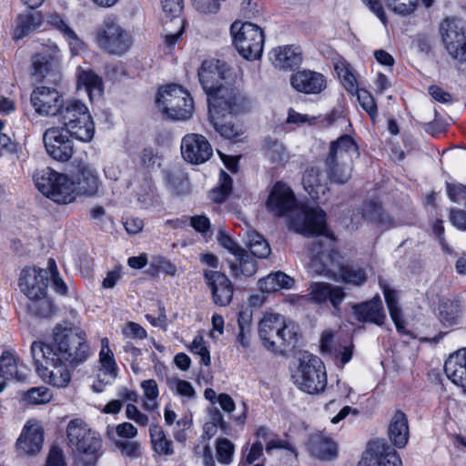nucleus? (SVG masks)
I'll return each mask as SVG.
<instances>
[{
	"label": "nucleus",
	"instance_id": "obj_1",
	"mask_svg": "<svg viewBox=\"0 0 466 466\" xmlns=\"http://www.w3.org/2000/svg\"><path fill=\"white\" fill-rule=\"evenodd\" d=\"M266 206L278 218H287L289 227L305 235H326V214L319 208L299 206L293 190L283 182L271 188Z\"/></svg>",
	"mask_w": 466,
	"mask_h": 466
},
{
	"label": "nucleus",
	"instance_id": "obj_2",
	"mask_svg": "<svg viewBox=\"0 0 466 466\" xmlns=\"http://www.w3.org/2000/svg\"><path fill=\"white\" fill-rule=\"evenodd\" d=\"M325 239L319 238L311 242V268L319 275H324L336 281L360 286L367 280L363 268L353 266H342L340 256L331 248L333 239L326 231Z\"/></svg>",
	"mask_w": 466,
	"mask_h": 466
},
{
	"label": "nucleus",
	"instance_id": "obj_3",
	"mask_svg": "<svg viewBox=\"0 0 466 466\" xmlns=\"http://www.w3.org/2000/svg\"><path fill=\"white\" fill-rule=\"evenodd\" d=\"M46 346L55 353L54 356L71 363L72 368L85 362L90 355L85 331L67 323L57 324L54 328L52 342Z\"/></svg>",
	"mask_w": 466,
	"mask_h": 466
},
{
	"label": "nucleus",
	"instance_id": "obj_4",
	"mask_svg": "<svg viewBox=\"0 0 466 466\" xmlns=\"http://www.w3.org/2000/svg\"><path fill=\"white\" fill-rule=\"evenodd\" d=\"M245 97L227 93L217 96L208 106L209 120L215 130L225 139L233 142L240 140L242 127L233 121V116L244 109Z\"/></svg>",
	"mask_w": 466,
	"mask_h": 466
},
{
	"label": "nucleus",
	"instance_id": "obj_5",
	"mask_svg": "<svg viewBox=\"0 0 466 466\" xmlns=\"http://www.w3.org/2000/svg\"><path fill=\"white\" fill-rule=\"evenodd\" d=\"M359 155V147L351 137L344 135L332 141L325 159L327 178L339 185L347 183L352 175L353 159Z\"/></svg>",
	"mask_w": 466,
	"mask_h": 466
},
{
	"label": "nucleus",
	"instance_id": "obj_6",
	"mask_svg": "<svg viewBox=\"0 0 466 466\" xmlns=\"http://www.w3.org/2000/svg\"><path fill=\"white\" fill-rule=\"evenodd\" d=\"M31 353L36 371L47 383L56 388H66L72 378L71 363L61 361L54 356L52 350L42 341H34L31 345Z\"/></svg>",
	"mask_w": 466,
	"mask_h": 466
},
{
	"label": "nucleus",
	"instance_id": "obj_7",
	"mask_svg": "<svg viewBox=\"0 0 466 466\" xmlns=\"http://www.w3.org/2000/svg\"><path fill=\"white\" fill-rule=\"evenodd\" d=\"M68 445L76 455V466H95L101 446L98 435L81 419L71 420L66 428Z\"/></svg>",
	"mask_w": 466,
	"mask_h": 466
},
{
	"label": "nucleus",
	"instance_id": "obj_8",
	"mask_svg": "<svg viewBox=\"0 0 466 466\" xmlns=\"http://www.w3.org/2000/svg\"><path fill=\"white\" fill-rule=\"evenodd\" d=\"M34 181L43 195L59 205L72 203L76 198L75 181L50 167L36 171L34 174Z\"/></svg>",
	"mask_w": 466,
	"mask_h": 466
},
{
	"label": "nucleus",
	"instance_id": "obj_9",
	"mask_svg": "<svg viewBox=\"0 0 466 466\" xmlns=\"http://www.w3.org/2000/svg\"><path fill=\"white\" fill-rule=\"evenodd\" d=\"M57 116L70 137L83 142L93 139L95 125L84 103L79 100H70L62 106Z\"/></svg>",
	"mask_w": 466,
	"mask_h": 466
},
{
	"label": "nucleus",
	"instance_id": "obj_10",
	"mask_svg": "<svg viewBox=\"0 0 466 466\" xmlns=\"http://www.w3.org/2000/svg\"><path fill=\"white\" fill-rule=\"evenodd\" d=\"M156 104L167 117L173 120H187L194 111L191 95L186 88L177 84L160 88L156 97Z\"/></svg>",
	"mask_w": 466,
	"mask_h": 466
},
{
	"label": "nucleus",
	"instance_id": "obj_11",
	"mask_svg": "<svg viewBox=\"0 0 466 466\" xmlns=\"http://www.w3.org/2000/svg\"><path fill=\"white\" fill-rule=\"evenodd\" d=\"M230 33L235 47L244 58L255 60L261 56L265 36L258 25L249 22H234Z\"/></svg>",
	"mask_w": 466,
	"mask_h": 466
},
{
	"label": "nucleus",
	"instance_id": "obj_12",
	"mask_svg": "<svg viewBox=\"0 0 466 466\" xmlns=\"http://www.w3.org/2000/svg\"><path fill=\"white\" fill-rule=\"evenodd\" d=\"M293 375L295 384L309 393L315 394L323 391L327 385V375L321 360L310 354H304Z\"/></svg>",
	"mask_w": 466,
	"mask_h": 466
},
{
	"label": "nucleus",
	"instance_id": "obj_13",
	"mask_svg": "<svg viewBox=\"0 0 466 466\" xmlns=\"http://www.w3.org/2000/svg\"><path fill=\"white\" fill-rule=\"evenodd\" d=\"M97 46L110 55L121 56L132 46V36L116 21L107 16L96 32Z\"/></svg>",
	"mask_w": 466,
	"mask_h": 466
},
{
	"label": "nucleus",
	"instance_id": "obj_14",
	"mask_svg": "<svg viewBox=\"0 0 466 466\" xmlns=\"http://www.w3.org/2000/svg\"><path fill=\"white\" fill-rule=\"evenodd\" d=\"M228 69L225 64L219 65L218 61H204L198 69L199 82L204 91L208 95V106H211L213 100L223 94L233 93L234 96H243L238 89L224 85L228 78Z\"/></svg>",
	"mask_w": 466,
	"mask_h": 466
},
{
	"label": "nucleus",
	"instance_id": "obj_15",
	"mask_svg": "<svg viewBox=\"0 0 466 466\" xmlns=\"http://www.w3.org/2000/svg\"><path fill=\"white\" fill-rule=\"evenodd\" d=\"M440 34L450 56L460 63H465L466 35L461 21L446 17L440 25Z\"/></svg>",
	"mask_w": 466,
	"mask_h": 466
},
{
	"label": "nucleus",
	"instance_id": "obj_16",
	"mask_svg": "<svg viewBox=\"0 0 466 466\" xmlns=\"http://www.w3.org/2000/svg\"><path fill=\"white\" fill-rule=\"evenodd\" d=\"M48 271L46 269L25 267L20 272L18 287L20 291L28 299H39L45 295L48 283Z\"/></svg>",
	"mask_w": 466,
	"mask_h": 466
},
{
	"label": "nucleus",
	"instance_id": "obj_17",
	"mask_svg": "<svg viewBox=\"0 0 466 466\" xmlns=\"http://www.w3.org/2000/svg\"><path fill=\"white\" fill-rule=\"evenodd\" d=\"M31 103L40 116H55L61 110L64 99L56 88L42 86L31 94Z\"/></svg>",
	"mask_w": 466,
	"mask_h": 466
},
{
	"label": "nucleus",
	"instance_id": "obj_18",
	"mask_svg": "<svg viewBox=\"0 0 466 466\" xmlns=\"http://www.w3.org/2000/svg\"><path fill=\"white\" fill-rule=\"evenodd\" d=\"M43 141L47 154L60 162L68 161L74 152L73 143L64 130L59 127H50L43 135Z\"/></svg>",
	"mask_w": 466,
	"mask_h": 466
},
{
	"label": "nucleus",
	"instance_id": "obj_19",
	"mask_svg": "<svg viewBox=\"0 0 466 466\" xmlns=\"http://www.w3.org/2000/svg\"><path fill=\"white\" fill-rule=\"evenodd\" d=\"M183 158L192 164H202L209 159L213 149L208 139L199 134H187L181 142Z\"/></svg>",
	"mask_w": 466,
	"mask_h": 466
},
{
	"label": "nucleus",
	"instance_id": "obj_20",
	"mask_svg": "<svg viewBox=\"0 0 466 466\" xmlns=\"http://www.w3.org/2000/svg\"><path fill=\"white\" fill-rule=\"evenodd\" d=\"M204 279L211 292L213 302L220 307L228 305L233 297V286L229 279L217 270H205Z\"/></svg>",
	"mask_w": 466,
	"mask_h": 466
},
{
	"label": "nucleus",
	"instance_id": "obj_21",
	"mask_svg": "<svg viewBox=\"0 0 466 466\" xmlns=\"http://www.w3.org/2000/svg\"><path fill=\"white\" fill-rule=\"evenodd\" d=\"M101 349L99 351V369H98V380L99 384H94L93 389L95 391L100 392L103 390L102 385L112 383L117 377V365L115 360L114 353L109 346V339L104 337L100 340Z\"/></svg>",
	"mask_w": 466,
	"mask_h": 466
},
{
	"label": "nucleus",
	"instance_id": "obj_22",
	"mask_svg": "<svg viewBox=\"0 0 466 466\" xmlns=\"http://www.w3.org/2000/svg\"><path fill=\"white\" fill-rule=\"evenodd\" d=\"M163 12L171 16L170 23H173L177 28L172 31L171 24L166 23L165 43L168 47L173 46L180 38L184 31V20L180 17L184 5L183 0H161Z\"/></svg>",
	"mask_w": 466,
	"mask_h": 466
},
{
	"label": "nucleus",
	"instance_id": "obj_23",
	"mask_svg": "<svg viewBox=\"0 0 466 466\" xmlns=\"http://www.w3.org/2000/svg\"><path fill=\"white\" fill-rule=\"evenodd\" d=\"M355 319L360 322L373 323L380 326L386 319L382 300L379 295L371 299L352 306Z\"/></svg>",
	"mask_w": 466,
	"mask_h": 466
},
{
	"label": "nucleus",
	"instance_id": "obj_24",
	"mask_svg": "<svg viewBox=\"0 0 466 466\" xmlns=\"http://www.w3.org/2000/svg\"><path fill=\"white\" fill-rule=\"evenodd\" d=\"M290 84L296 91L304 94H319L326 87L323 75L306 69L292 74Z\"/></svg>",
	"mask_w": 466,
	"mask_h": 466
},
{
	"label": "nucleus",
	"instance_id": "obj_25",
	"mask_svg": "<svg viewBox=\"0 0 466 466\" xmlns=\"http://www.w3.org/2000/svg\"><path fill=\"white\" fill-rule=\"evenodd\" d=\"M60 60L61 55L58 46L54 43L46 45L42 52L34 56L35 74L42 77L46 76L49 73L58 69Z\"/></svg>",
	"mask_w": 466,
	"mask_h": 466
},
{
	"label": "nucleus",
	"instance_id": "obj_26",
	"mask_svg": "<svg viewBox=\"0 0 466 466\" xmlns=\"http://www.w3.org/2000/svg\"><path fill=\"white\" fill-rule=\"evenodd\" d=\"M283 325V317L276 313H267L258 324V335L268 350L278 351L276 333Z\"/></svg>",
	"mask_w": 466,
	"mask_h": 466
},
{
	"label": "nucleus",
	"instance_id": "obj_27",
	"mask_svg": "<svg viewBox=\"0 0 466 466\" xmlns=\"http://www.w3.org/2000/svg\"><path fill=\"white\" fill-rule=\"evenodd\" d=\"M444 372L455 385L466 393V348L451 354L444 363Z\"/></svg>",
	"mask_w": 466,
	"mask_h": 466
},
{
	"label": "nucleus",
	"instance_id": "obj_28",
	"mask_svg": "<svg viewBox=\"0 0 466 466\" xmlns=\"http://www.w3.org/2000/svg\"><path fill=\"white\" fill-rule=\"evenodd\" d=\"M387 434L395 448L406 447L410 438V427L408 418L403 411L400 410L394 411L389 422Z\"/></svg>",
	"mask_w": 466,
	"mask_h": 466
},
{
	"label": "nucleus",
	"instance_id": "obj_29",
	"mask_svg": "<svg viewBox=\"0 0 466 466\" xmlns=\"http://www.w3.org/2000/svg\"><path fill=\"white\" fill-rule=\"evenodd\" d=\"M367 454L380 461V466H402V461L396 450L384 439H376L368 443Z\"/></svg>",
	"mask_w": 466,
	"mask_h": 466
},
{
	"label": "nucleus",
	"instance_id": "obj_30",
	"mask_svg": "<svg viewBox=\"0 0 466 466\" xmlns=\"http://www.w3.org/2000/svg\"><path fill=\"white\" fill-rule=\"evenodd\" d=\"M44 17L40 12L25 11L18 14L15 19L14 38L18 40L40 28Z\"/></svg>",
	"mask_w": 466,
	"mask_h": 466
},
{
	"label": "nucleus",
	"instance_id": "obj_31",
	"mask_svg": "<svg viewBox=\"0 0 466 466\" xmlns=\"http://www.w3.org/2000/svg\"><path fill=\"white\" fill-rule=\"evenodd\" d=\"M379 285L383 292L390 318L394 322L397 330L400 333H406L405 321L402 319V312L399 305L397 292L390 287L385 279L381 278L379 279Z\"/></svg>",
	"mask_w": 466,
	"mask_h": 466
},
{
	"label": "nucleus",
	"instance_id": "obj_32",
	"mask_svg": "<svg viewBox=\"0 0 466 466\" xmlns=\"http://www.w3.org/2000/svg\"><path fill=\"white\" fill-rule=\"evenodd\" d=\"M309 447L310 453L322 461H331L338 455L335 441L323 434H312L309 438Z\"/></svg>",
	"mask_w": 466,
	"mask_h": 466
},
{
	"label": "nucleus",
	"instance_id": "obj_33",
	"mask_svg": "<svg viewBox=\"0 0 466 466\" xmlns=\"http://www.w3.org/2000/svg\"><path fill=\"white\" fill-rule=\"evenodd\" d=\"M44 441L43 431L36 425L25 426L17 440V447L24 453L34 455L40 451Z\"/></svg>",
	"mask_w": 466,
	"mask_h": 466
},
{
	"label": "nucleus",
	"instance_id": "obj_34",
	"mask_svg": "<svg viewBox=\"0 0 466 466\" xmlns=\"http://www.w3.org/2000/svg\"><path fill=\"white\" fill-rule=\"evenodd\" d=\"M76 196H94L98 191L99 180L95 169L86 165L80 166L76 176Z\"/></svg>",
	"mask_w": 466,
	"mask_h": 466
},
{
	"label": "nucleus",
	"instance_id": "obj_35",
	"mask_svg": "<svg viewBox=\"0 0 466 466\" xmlns=\"http://www.w3.org/2000/svg\"><path fill=\"white\" fill-rule=\"evenodd\" d=\"M270 59L276 67L291 69L300 65L301 56L298 48L286 46L273 49L270 53Z\"/></svg>",
	"mask_w": 466,
	"mask_h": 466
},
{
	"label": "nucleus",
	"instance_id": "obj_36",
	"mask_svg": "<svg viewBox=\"0 0 466 466\" xmlns=\"http://www.w3.org/2000/svg\"><path fill=\"white\" fill-rule=\"evenodd\" d=\"M302 183L305 190L317 201H321L329 191L327 183L323 181L321 174L318 168H309L306 170Z\"/></svg>",
	"mask_w": 466,
	"mask_h": 466
},
{
	"label": "nucleus",
	"instance_id": "obj_37",
	"mask_svg": "<svg viewBox=\"0 0 466 466\" xmlns=\"http://www.w3.org/2000/svg\"><path fill=\"white\" fill-rule=\"evenodd\" d=\"M229 268L235 278L241 276L251 277L257 271L256 261L250 254L241 249L235 255L234 260H229Z\"/></svg>",
	"mask_w": 466,
	"mask_h": 466
},
{
	"label": "nucleus",
	"instance_id": "obj_38",
	"mask_svg": "<svg viewBox=\"0 0 466 466\" xmlns=\"http://www.w3.org/2000/svg\"><path fill=\"white\" fill-rule=\"evenodd\" d=\"M362 216L378 227L388 229L395 226L393 218L384 212L382 207L374 201L366 203L362 208Z\"/></svg>",
	"mask_w": 466,
	"mask_h": 466
},
{
	"label": "nucleus",
	"instance_id": "obj_39",
	"mask_svg": "<svg viewBox=\"0 0 466 466\" xmlns=\"http://www.w3.org/2000/svg\"><path fill=\"white\" fill-rule=\"evenodd\" d=\"M294 283L293 278L281 271L270 273L258 280L259 289L264 293L275 292L281 289H291Z\"/></svg>",
	"mask_w": 466,
	"mask_h": 466
},
{
	"label": "nucleus",
	"instance_id": "obj_40",
	"mask_svg": "<svg viewBox=\"0 0 466 466\" xmlns=\"http://www.w3.org/2000/svg\"><path fill=\"white\" fill-rule=\"evenodd\" d=\"M78 89L84 88L89 98L94 96H101L103 93L102 78L92 70L80 69L77 75Z\"/></svg>",
	"mask_w": 466,
	"mask_h": 466
},
{
	"label": "nucleus",
	"instance_id": "obj_41",
	"mask_svg": "<svg viewBox=\"0 0 466 466\" xmlns=\"http://www.w3.org/2000/svg\"><path fill=\"white\" fill-rule=\"evenodd\" d=\"M263 151L266 158L274 166H283L289 158L285 146L271 138L265 139Z\"/></svg>",
	"mask_w": 466,
	"mask_h": 466
},
{
	"label": "nucleus",
	"instance_id": "obj_42",
	"mask_svg": "<svg viewBox=\"0 0 466 466\" xmlns=\"http://www.w3.org/2000/svg\"><path fill=\"white\" fill-rule=\"evenodd\" d=\"M440 319L443 325L451 327L459 323L461 317V305L458 299H443L439 305Z\"/></svg>",
	"mask_w": 466,
	"mask_h": 466
},
{
	"label": "nucleus",
	"instance_id": "obj_43",
	"mask_svg": "<svg viewBox=\"0 0 466 466\" xmlns=\"http://www.w3.org/2000/svg\"><path fill=\"white\" fill-rule=\"evenodd\" d=\"M153 450L159 455L171 456L174 454L173 441L167 438L164 431L157 425L149 429Z\"/></svg>",
	"mask_w": 466,
	"mask_h": 466
},
{
	"label": "nucleus",
	"instance_id": "obj_44",
	"mask_svg": "<svg viewBox=\"0 0 466 466\" xmlns=\"http://www.w3.org/2000/svg\"><path fill=\"white\" fill-rule=\"evenodd\" d=\"M0 377L4 380L15 379L22 380L25 375L19 371L15 356L10 352H4L0 357Z\"/></svg>",
	"mask_w": 466,
	"mask_h": 466
},
{
	"label": "nucleus",
	"instance_id": "obj_45",
	"mask_svg": "<svg viewBox=\"0 0 466 466\" xmlns=\"http://www.w3.org/2000/svg\"><path fill=\"white\" fill-rule=\"evenodd\" d=\"M29 300L28 309L35 316L50 318L55 314V305L52 299L46 296V292L45 295L40 296L39 299H31Z\"/></svg>",
	"mask_w": 466,
	"mask_h": 466
},
{
	"label": "nucleus",
	"instance_id": "obj_46",
	"mask_svg": "<svg viewBox=\"0 0 466 466\" xmlns=\"http://www.w3.org/2000/svg\"><path fill=\"white\" fill-rule=\"evenodd\" d=\"M278 339V350L288 346L294 347L297 343V330L295 325L291 321H286L283 318V325H281L279 333H276Z\"/></svg>",
	"mask_w": 466,
	"mask_h": 466
},
{
	"label": "nucleus",
	"instance_id": "obj_47",
	"mask_svg": "<svg viewBox=\"0 0 466 466\" xmlns=\"http://www.w3.org/2000/svg\"><path fill=\"white\" fill-rule=\"evenodd\" d=\"M145 401L143 408L147 411H154L157 408V398L158 396V387L155 380H146L141 382Z\"/></svg>",
	"mask_w": 466,
	"mask_h": 466
},
{
	"label": "nucleus",
	"instance_id": "obj_48",
	"mask_svg": "<svg viewBox=\"0 0 466 466\" xmlns=\"http://www.w3.org/2000/svg\"><path fill=\"white\" fill-rule=\"evenodd\" d=\"M216 458L218 463L223 465H228L232 462L235 445L231 441L227 438H218L216 441Z\"/></svg>",
	"mask_w": 466,
	"mask_h": 466
},
{
	"label": "nucleus",
	"instance_id": "obj_49",
	"mask_svg": "<svg viewBox=\"0 0 466 466\" xmlns=\"http://www.w3.org/2000/svg\"><path fill=\"white\" fill-rule=\"evenodd\" d=\"M248 248L250 255L259 258H265L270 254L268 243L258 233L249 236Z\"/></svg>",
	"mask_w": 466,
	"mask_h": 466
},
{
	"label": "nucleus",
	"instance_id": "obj_50",
	"mask_svg": "<svg viewBox=\"0 0 466 466\" xmlns=\"http://www.w3.org/2000/svg\"><path fill=\"white\" fill-rule=\"evenodd\" d=\"M387 7L402 16L412 14L419 5V0H384Z\"/></svg>",
	"mask_w": 466,
	"mask_h": 466
},
{
	"label": "nucleus",
	"instance_id": "obj_51",
	"mask_svg": "<svg viewBox=\"0 0 466 466\" xmlns=\"http://www.w3.org/2000/svg\"><path fill=\"white\" fill-rule=\"evenodd\" d=\"M137 199L147 208L155 207L158 204V198L156 195L155 187L150 181L145 180L143 182L140 190L137 192Z\"/></svg>",
	"mask_w": 466,
	"mask_h": 466
},
{
	"label": "nucleus",
	"instance_id": "obj_52",
	"mask_svg": "<svg viewBox=\"0 0 466 466\" xmlns=\"http://www.w3.org/2000/svg\"><path fill=\"white\" fill-rule=\"evenodd\" d=\"M220 186L210 192V199L217 203L226 200L231 191V177L224 171L220 173Z\"/></svg>",
	"mask_w": 466,
	"mask_h": 466
},
{
	"label": "nucleus",
	"instance_id": "obj_53",
	"mask_svg": "<svg viewBox=\"0 0 466 466\" xmlns=\"http://www.w3.org/2000/svg\"><path fill=\"white\" fill-rule=\"evenodd\" d=\"M226 0H190L193 8L201 15H216Z\"/></svg>",
	"mask_w": 466,
	"mask_h": 466
},
{
	"label": "nucleus",
	"instance_id": "obj_54",
	"mask_svg": "<svg viewBox=\"0 0 466 466\" xmlns=\"http://www.w3.org/2000/svg\"><path fill=\"white\" fill-rule=\"evenodd\" d=\"M331 284L324 282H314L309 288V299L317 303H324L328 300Z\"/></svg>",
	"mask_w": 466,
	"mask_h": 466
},
{
	"label": "nucleus",
	"instance_id": "obj_55",
	"mask_svg": "<svg viewBox=\"0 0 466 466\" xmlns=\"http://www.w3.org/2000/svg\"><path fill=\"white\" fill-rule=\"evenodd\" d=\"M335 70L346 89L349 91H353L356 89V79L348 64L344 62H339L335 65Z\"/></svg>",
	"mask_w": 466,
	"mask_h": 466
},
{
	"label": "nucleus",
	"instance_id": "obj_56",
	"mask_svg": "<svg viewBox=\"0 0 466 466\" xmlns=\"http://www.w3.org/2000/svg\"><path fill=\"white\" fill-rule=\"evenodd\" d=\"M116 447L121 451L122 455L131 459L141 456V445L136 441H116Z\"/></svg>",
	"mask_w": 466,
	"mask_h": 466
},
{
	"label": "nucleus",
	"instance_id": "obj_57",
	"mask_svg": "<svg viewBox=\"0 0 466 466\" xmlns=\"http://www.w3.org/2000/svg\"><path fill=\"white\" fill-rule=\"evenodd\" d=\"M192 353L200 357V361L205 366L210 364V355L208 347L206 346L204 338L202 336H196L189 347Z\"/></svg>",
	"mask_w": 466,
	"mask_h": 466
},
{
	"label": "nucleus",
	"instance_id": "obj_58",
	"mask_svg": "<svg viewBox=\"0 0 466 466\" xmlns=\"http://www.w3.org/2000/svg\"><path fill=\"white\" fill-rule=\"evenodd\" d=\"M26 398L32 404L47 403L52 399L50 390L46 387L32 388L26 392Z\"/></svg>",
	"mask_w": 466,
	"mask_h": 466
},
{
	"label": "nucleus",
	"instance_id": "obj_59",
	"mask_svg": "<svg viewBox=\"0 0 466 466\" xmlns=\"http://www.w3.org/2000/svg\"><path fill=\"white\" fill-rule=\"evenodd\" d=\"M358 100L361 107L371 116L377 114V106L372 96L365 89L358 90Z\"/></svg>",
	"mask_w": 466,
	"mask_h": 466
},
{
	"label": "nucleus",
	"instance_id": "obj_60",
	"mask_svg": "<svg viewBox=\"0 0 466 466\" xmlns=\"http://www.w3.org/2000/svg\"><path fill=\"white\" fill-rule=\"evenodd\" d=\"M63 36L67 41L72 55L77 56L86 49L85 43L73 29L68 30Z\"/></svg>",
	"mask_w": 466,
	"mask_h": 466
},
{
	"label": "nucleus",
	"instance_id": "obj_61",
	"mask_svg": "<svg viewBox=\"0 0 466 466\" xmlns=\"http://www.w3.org/2000/svg\"><path fill=\"white\" fill-rule=\"evenodd\" d=\"M48 268L50 269L54 289L60 294H66L67 292V287L64 280L58 276L56 261L53 258L48 259Z\"/></svg>",
	"mask_w": 466,
	"mask_h": 466
},
{
	"label": "nucleus",
	"instance_id": "obj_62",
	"mask_svg": "<svg viewBox=\"0 0 466 466\" xmlns=\"http://www.w3.org/2000/svg\"><path fill=\"white\" fill-rule=\"evenodd\" d=\"M126 416L128 420L135 421L140 426H147L149 422L147 415L141 412L137 407L132 403L127 405Z\"/></svg>",
	"mask_w": 466,
	"mask_h": 466
},
{
	"label": "nucleus",
	"instance_id": "obj_63",
	"mask_svg": "<svg viewBox=\"0 0 466 466\" xmlns=\"http://www.w3.org/2000/svg\"><path fill=\"white\" fill-rule=\"evenodd\" d=\"M122 333L125 337H130L137 339H143L147 336L146 329L141 325L133 321L127 323L123 327Z\"/></svg>",
	"mask_w": 466,
	"mask_h": 466
},
{
	"label": "nucleus",
	"instance_id": "obj_64",
	"mask_svg": "<svg viewBox=\"0 0 466 466\" xmlns=\"http://www.w3.org/2000/svg\"><path fill=\"white\" fill-rule=\"evenodd\" d=\"M465 209L452 208L450 211V221L458 229L466 231V206Z\"/></svg>",
	"mask_w": 466,
	"mask_h": 466
}]
</instances>
